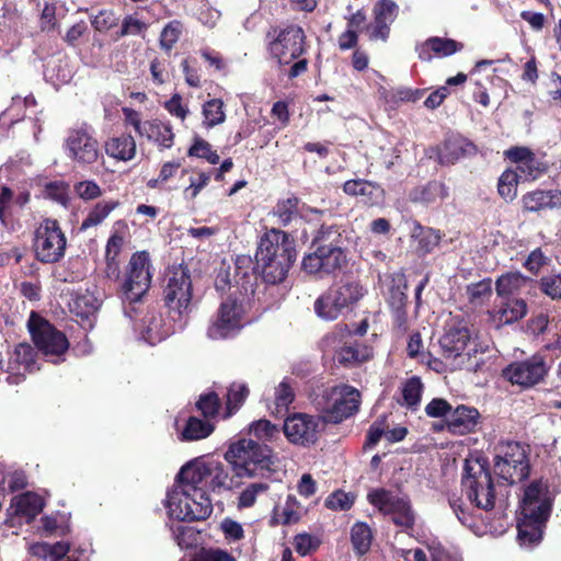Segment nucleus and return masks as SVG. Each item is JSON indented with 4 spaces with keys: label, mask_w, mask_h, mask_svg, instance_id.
<instances>
[{
    "label": "nucleus",
    "mask_w": 561,
    "mask_h": 561,
    "mask_svg": "<svg viewBox=\"0 0 561 561\" xmlns=\"http://www.w3.org/2000/svg\"><path fill=\"white\" fill-rule=\"evenodd\" d=\"M321 540L313 535L308 533L297 534L294 537V546L297 553L306 557L319 549Z\"/></svg>",
    "instance_id": "nucleus-61"
},
{
    "label": "nucleus",
    "mask_w": 561,
    "mask_h": 561,
    "mask_svg": "<svg viewBox=\"0 0 561 561\" xmlns=\"http://www.w3.org/2000/svg\"><path fill=\"white\" fill-rule=\"evenodd\" d=\"M102 301L99 297L90 290L83 293H77L70 304L71 312L80 318L82 321H90L91 317H94L101 307Z\"/></svg>",
    "instance_id": "nucleus-38"
},
{
    "label": "nucleus",
    "mask_w": 561,
    "mask_h": 561,
    "mask_svg": "<svg viewBox=\"0 0 561 561\" xmlns=\"http://www.w3.org/2000/svg\"><path fill=\"white\" fill-rule=\"evenodd\" d=\"M522 517L517 524L518 539L523 545H533L539 542L542 537V527L548 520L550 515L529 516L528 514H520Z\"/></svg>",
    "instance_id": "nucleus-34"
},
{
    "label": "nucleus",
    "mask_w": 561,
    "mask_h": 561,
    "mask_svg": "<svg viewBox=\"0 0 561 561\" xmlns=\"http://www.w3.org/2000/svg\"><path fill=\"white\" fill-rule=\"evenodd\" d=\"M67 156L80 165L92 164L99 158V142L84 125L70 129L66 138Z\"/></svg>",
    "instance_id": "nucleus-18"
},
{
    "label": "nucleus",
    "mask_w": 561,
    "mask_h": 561,
    "mask_svg": "<svg viewBox=\"0 0 561 561\" xmlns=\"http://www.w3.org/2000/svg\"><path fill=\"white\" fill-rule=\"evenodd\" d=\"M313 251L302 260V270L313 275H331L347 264L341 227L322 224L312 239Z\"/></svg>",
    "instance_id": "nucleus-3"
},
{
    "label": "nucleus",
    "mask_w": 561,
    "mask_h": 561,
    "mask_svg": "<svg viewBox=\"0 0 561 561\" xmlns=\"http://www.w3.org/2000/svg\"><path fill=\"white\" fill-rule=\"evenodd\" d=\"M528 280L529 278L524 276L520 272L504 273L495 280L496 295L500 298L514 297Z\"/></svg>",
    "instance_id": "nucleus-41"
},
{
    "label": "nucleus",
    "mask_w": 561,
    "mask_h": 561,
    "mask_svg": "<svg viewBox=\"0 0 561 561\" xmlns=\"http://www.w3.org/2000/svg\"><path fill=\"white\" fill-rule=\"evenodd\" d=\"M540 290L552 299H561V274L542 276L539 279Z\"/></svg>",
    "instance_id": "nucleus-63"
},
{
    "label": "nucleus",
    "mask_w": 561,
    "mask_h": 561,
    "mask_svg": "<svg viewBox=\"0 0 561 561\" xmlns=\"http://www.w3.org/2000/svg\"><path fill=\"white\" fill-rule=\"evenodd\" d=\"M34 554L44 558V561H60L70 550V543L67 541H58L56 543L42 542L33 547Z\"/></svg>",
    "instance_id": "nucleus-49"
},
{
    "label": "nucleus",
    "mask_w": 561,
    "mask_h": 561,
    "mask_svg": "<svg viewBox=\"0 0 561 561\" xmlns=\"http://www.w3.org/2000/svg\"><path fill=\"white\" fill-rule=\"evenodd\" d=\"M448 197V187L440 181H428L411 190L409 198L412 203L432 205Z\"/></svg>",
    "instance_id": "nucleus-33"
},
{
    "label": "nucleus",
    "mask_w": 561,
    "mask_h": 561,
    "mask_svg": "<svg viewBox=\"0 0 561 561\" xmlns=\"http://www.w3.org/2000/svg\"><path fill=\"white\" fill-rule=\"evenodd\" d=\"M162 287V300L169 316L181 321L191 311L193 285L191 271L186 265H172L167 268Z\"/></svg>",
    "instance_id": "nucleus-6"
},
{
    "label": "nucleus",
    "mask_w": 561,
    "mask_h": 561,
    "mask_svg": "<svg viewBox=\"0 0 561 561\" xmlns=\"http://www.w3.org/2000/svg\"><path fill=\"white\" fill-rule=\"evenodd\" d=\"M437 161L442 165H453L460 159L473 157L478 152L477 145L459 133H450L434 149Z\"/></svg>",
    "instance_id": "nucleus-23"
},
{
    "label": "nucleus",
    "mask_w": 561,
    "mask_h": 561,
    "mask_svg": "<svg viewBox=\"0 0 561 561\" xmlns=\"http://www.w3.org/2000/svg\"><path fill=\"white\" fill-rule=\"evenodd\" d=\"M368 355H365L358 350L357 346L344 345L336 353L339 364L344 367H355L368 360Z\"/></svg>",
    "instance_id": "nucleus-57"
},
{
    "label": "nucleus",
    "mask_w": 561,
    "mask_h": 561,
    "mask_svg": "<svg viewBox=\"0 0 561 561\" xmlns=\"http://www.w3.org/2000/svg\"><path fill=\"white\" fill-rule=\"evenodd\" d=\"M113 228L114 231L105 245V256L118 257L124 245V234L128 230V226L125 220L119 219L114 222Z\"/></svg>",
    "instance_id": "nucleus-51"
},
{
    "label": "nucleus",
    "mask_w": 561,
    "mask_h": 561,
    "mask_svg": "<svg viewBox=\"0 0 561 561\" xmlns=\"http://www.w3.org/2000/svg\"><path fill=\"white\" fill-rule=\"evenodd\" d=\"M259 276L260 272L255 259L253 260L249 254L236 256L233 282L240 296L248 297L254 294Z\"/></svg>",
    "instance_id": "nucleus-25"
},
{
    "label": "nucleus",
    "mask_w": 561,
    "mask_h": 561,
    "mask_svg": "<svg viewBox=\"0 0 561 561\" xmlns=\"http://www.w3.org/2000/svg\"><path fill=\"white\" fill-rule=\"evenodd\" d=\"M141 137L153 141L160 150L170 149L174 145L175 135L169 122L160 119L147 121L146 129Z\"/></svg>",
    "instance_id": "nucleus-36"
},
{
    "label": "nucleus",
    "mask_w": 561,
    "mask_h": 561,
    "mask_svg": "<svg viewBox=\"0 0 561 561\" xmlns=\"http://www.w3.org/2000/svg\"><path fill=\"white\" fill-rule=\"evenodd\" d=\"M494 473L513 485L529 477L530 463L526 448L515 440L501 442L495 448Z\"/></svg>",
    "instance_id": "nucleus-11"
},
{
    "label": "nucleus",
    "mask_w": 561,
    "mask_h": 561,
    "mask_svg": "<svg viewBox=\"0 0 561 561\" xmlns=\"http://www.w3.org/2000/svg\"><path fill=\"white\" fill-rule=\"evenodd\" d=\"M321 417L306 413H294L285 419L283 432L289 443L310 446L318 440V427Z\"/></svg>",
    "instance_id": "nucleus-20"
},
{
    "label": "nucleus",
    "mask_w": 561,
    "mask_h": 561,
    "mask_svg": "<svg viewBox=\"0 0 561 561\" xmlns=\"http://www.w3.org/2000/svg\"><path fill=\"white\" fill-rule=\"evenodd\" d=\"M399 14V5L393 0H378L373 8V22L365 25V32L371 42H387L391 24Z\"/></svg>",
    "instance_id": "nucleus-21"
},
{
    "label": "nucleus",
    "mask_w": 561,
    "mask_h": 561,
    "mask_svg": "<svg viewBox=\"0 0 561 561\" xmlns=\"http://www.w3.org/2000/svg\"><path fill=\"white\" fill-rule=\"evenodd\" d=\"M121 206L118 199H103L93 205L80 225V231H85L103 224L110 214Z\"/></svg>",
    "instance_id": "nucleus-40"
},
{
    "label": "nucleus",
    "mask_w": 561,
    "mask_h": 561,
    "mask_svg": "<svg viewBox=\"0 0 561 561\" xmlns=\"http://www.w3.org/2000/svg\"><path fill=\"white\" fill-rule=\"evenodd\" d=\"M422 391L423 385L420 377L414 376L408 379L402 388L404 404L409 409L415 410L421 402Z\"/></svg>",
    "instance_id": "nucleus-56"
},
{
    "label": "nucleus",
    "mask_w": 561,
    "mask_h": 561,
    "mask_svg": "<svg viewBox=\"0 0 561 561\" xmlns=\"http://www.w3.org/2000/svg\"><path fill=\"white\" fill-rule=\"evenodd\" d=\"M249 394V387L244 382H232L226 396L225 417L232 416L243 405Z\"/></svg>",
    "instance_id": "nucleus-45"
},
{
    "label": "nucleus",
    "mask_w": 561,
    "mask_h": 561,
    "mask_svg": "<svg viewBox=\"0 0 561 561\" xmlns=\"http://www.w3.org/2000/svg\"><path fill=\"white\" fill-rule=\"evenodd\" d=\"M203 116L206 128H211L225 122L226 114L224 102L220 99H211L203 105Z\"/></svg>",
    "instance_id": "nucleus-52"
},
{
    "label": "nucleus",
    "mask_w": 561,
    "mask_h": 561,
    "mask_svg": "<svg viewBox=\"0 0 561 561\" xmlns=\"http://www.w3.org/2000/svg\"><path fill=\"white\" fill-rule=\"evenodd\" d=\"M411 239L415 243L414 252L419 257H425L439 245L442 233L432 227H425L415 221L411 231Z\"/></svg>",
    "instance_id": "nucleus-29"
},
{
    "label": "nucleus",
    "mask_w": 561,
    "mask_h": 561,
    "mask_svg": "<svg viewBox=\"0 0 561 561\" xmlns=\"http://www.w3.org/2000/svg\"><path fill=\"white\" fill-rule=\"evenodd\" d=\"M136 141L129 134H122L110 138L105 142V152L107 156L119 160L129 161L136 156Z\"/></svg>",
    "instance_id": "nucleus-37"
},
{
    "label": "nucleus",
    "mask_w": 561,
    "mask_h": 561,
    "mask_svg": "<svg viewBox=\"0 0 561 561\" xmlns=\"http://www.w3.org/2000/svg\"><path fill=\"white\" fill-rule=\"evenodd\" d=\"M33 252L43 264L60 262L66 253L67 238L56 219L45 218L34 232Z\"/></svg>",
    "instance_id": "nucleus-13"
},
{
    "label": "nucleus",
    "mask_w": 561,
    "mask_h": 561,
    "mask_svg": "<svg viewBox=\"0 0 561 561\" xmlns=\"http://www.w3.org/2000/svg\"><path fill=\"white\" fill-rule=\"evenodd\" d=\"M366 294L357 280H341L320 295L313 305L316 314L327 321L336 320L345 311H352Z\"/></svg>",
    "instance_id": "nucleus-7"
},
{
    "label": "nucleus",
    "mask_w": 561,
    "mask_h": 561,
    "mask_svg": "<svg viewBox=\"0 0 561 561\" xmlns=\"http://www.w3.org/2000/svg\"><path fill=\"white\" fill-rule=\"evenodd\" d=\"M461 489L472 505L483 511L495 506V486L485 461L466 460L461 477Z\"/></svg>",
    "instance_id": "nucleus-9"
},
{
    "label": "nucleus",
    "mask_w": 561,
    "mask_h": 561,
    "mask_svg": "<svg viewBox=\"0 0 561 561\" xmlns=\"http://www.w3.org/2000/svg\"><path fill=\"white\" fill-rule=\"evenodd\" d=\"M520 175L513 169H506L497 180V194L506 203L513 202L517 196Z\"/></svg>",
    "instance_id": "nucleus-47"
},
{
    "label": "nucleus",
    "mask_w": 561,
    "mask_h": 561,
    "mask_svg": "<svg viewBox=\"0 0 561 561\" xmlns=\"http://www.w3.org/2000/svg\"><path fill=\"white\" fill-rule=\"evenodd\" d=\"M188 482H176L168 492L167 507L179 520L201 522L213 513V503L208 494L199 489L188 490Z\"/></svg>",
    "instance_id": "nucleus-8"
},
{
    "label": "nucleus",
    "mask_w": 561,
    "mask_h": 561,
    "mask_svg": "<svg viewBox=\"0 0 561 561\" xmlns=\"http://www.w3.org/2000/svg\"><path fill=\"white\" fill-rule=\"evenodd\" d=\"M408 284L403 277L393 279L389 287L387 304L390 310L407 308L408 305Z\"/></svg>",
    "instance_id": "nucleus-53"
},
{
    "label": "nucleus",
    "mask_w": 561,
    "mask_h": 561,
    "mask_svg": "<svg viewBox=\"0 0 561 561\" xmlns=\"http://www.w3.org/2000/svg\"><path fill=\"white\" fill-rule=\"evenodd\" d=\"M373 538V531L368 524L357 522L352 526L351 542L356 554H366L370 550Z\"/></svg>",
    "instance_id": "nucleus-42"
},
{
    "label": "nucleus",
    "mask_w": 561,
    "mask_h": 561,
    "mask_svg": "<svg viewBox=\"0 0 561 561\" xmlns=\"http://www.w3.org/2000/svg\"><path fill=\"white\" fill-rule=\"evenodd\" d=\"M264 41L273 61L279 67L290 65L288 79H295L308 71L309 60L304 56L309 46L301 26L295 23L272 25L266 31Z\"/></svg>",
    "instance_id": "nucleus-1"
},
{
    "label": "nucleus",
    "mask_w": 561,
    "mask_h": 561,
    "mask_svg": "<svg viewBox=\"0 0 561 561\" xmlns=\"http://www.w3.org/2000/svg\"><path fill=\"white\" fill-rule=\"evenodd\" d=\"M492 285L493 282L490 277L468 284L466 286V296L469 304L474 307H480L489 301L493 293Z\"/></svg>",
    "instance_id": "nucleus-44"
},
{
    "label": "nucleus",
    "mask_w": 561,
    "mask_h": 561,
    "mask_svg": "<svg viewBox=\"0 0 561 561\" xmlns=\"http://www.w3.org/2000/svg\"><path fill=\"white\" fill-rule=\"evenodd\" d=\"M245 298L231 294L220 304L214 320L207 329V336L209 339L225 340L236 335L243 328Z\"/></svg>",
    "instance_id": "nucleus-16"
},
{
    "label": "nucleus",
    "mask_w": 561,
    "mask_h": 561,
    "mask_svg": "<svg viewBox=\"0 0 561 561\" xmlns=\"http://www.w3.org/2000/svg\"><path fill=\"white\" fill-rule=\"evenodd\" d=\"M480 412L473 407L459 404L446 419V430L453 435L474 433L480 424Z\"/></svg>",
    "instance_id": "nucleus-26"
},
{
    "label": "nucleus",
    "mask_w": 561,
    "mask_h": 561,
    "mask_svg": "<svg viewBox=\"0 0 561 561\" xmlns=\"http://www.w3.org/2000/svg\"><path fill=\"white\" fill-rule=\"evenodd\" d=\"M149 25L139 20L136 14L126 15L121 24L119 31L116 33L117 38L129 36V35H141L145 36Z\"/></svg>",
    "instance_id": "nucleus-58"
},
{
    "label": "nucleus",
    "mask_w": 561,
    "mask_h": 561,
    "mask_svg": "<svg viewBox=\"0 0 561 561\" xmlns=\"http://www.w3.org/2000/svg\"><path fill=\"white\" fill-rule=\"evenodd\" d=\"M367 501L383 515H391L392 523L403 530H412L415 513L408 495L399 496L391 490L377 488L368 492Z\"/></svg>",
    "instance_id": "nucleus-14"
},
{
    "label": "nucleus",
    "mask_w": 561,
    "mask_h": 561,
    "mask_svg": "<svg viewBox=\"0 0 561 561\" xmlns=\"http://www.w3.org/2000/svg\"><path fill=\"white\" fill-rule=\"evenodd\" d=\"M36 350L28 343H19L9 356V370H23V373H34L39 369L36 364Z\"/></svg>",
    "instance_id": "nucleus-32"
},
{
    "label": "nucleus",
    "mask_w": 561,
    "mask_h": 561,
    "mask_svg": "<svg viewBox=\"0 0 561 561\" xmlns=\"http://www.w3.org/2000/svg\"><path fill=\"white\" fill-rule=\"evenodd\" d=\"M118 23V18L111 9H102L91 16V25L98 32H107Z\"/></svg>",
    "instance_id": "nucleus-62"
},
{
    "label": "nucleus",
    "mask_w": 561,
    "mask_h": 561,
    "mask_svg": "<svg viewBox=\"0 0 561 561\" xmlns=\"http://www.w3.org/2000/svg\"><path fill=\"white\" fill-rule=\"evenodd\" d=\"M187 156L204 159L210 164H217L220 160L219 154L213 150L211 145L198 136L194 137L193 144L187 150Z\"/></svg>",
    "instance_id": "nucleus-54"
},
{
    "label": "nucleus",
    "mask_w": 561,
    "mask_h": 561,
    "mask_svg": "<svg viewBox=\"0 0 561 561\" xmlns=\"http://www.w3.org/2000/svg\"><path fill=\"white\" fill-rule=\"evenodd\" d=\"M443 355L447 359H459L466 369L478 371L484 365V351L473 339L471 330L463 322L449 327L439 339Z\"/></svg>",
    "instance_id": "nucleus-5"
},
{
    "label": "nucleus",
    "mask_w": 561,
    "mask_h": 561,
    "mask_svg": "<svg viewBox=\"0 0 561 561\" xmlns=\"http://www.w3.org/2000/svg\"><path fill=\"white\" fill-rule=\"evenodd\" d=\"M527 313V304L522 298H501V302L492 312L494 321L500 325H507L523 319Z\"/></svg>",
    "instance_id": "nucleus-30"
},
{
    "label": "nucleus",
    "mask_w": 561,
    "mask_h": 561,
    "mask_svg": "<svg viewBox=\"0 0 561 561\" xmlns=\"http://www.w3.org/2000/svg\"><path fill=\"white\" fill-rule=\"evenodd\" d=\"M195 407L205 420L208 421V419H214L218 415L221 408V401L217 392L209 391L199 396Z\"/></svg>",
    "instance_id": "nucleus-55"
},
{
    "label": "nucleus",
    "mask_w": 561,
    "mask_h": 561,
    "mask_svg": "<svg viewBox=\"0 0 561 561\" xmlns=\"http://www.w3.org/2000/svg\"><path fill=\"white\" fill-rule=\"evenodd\" d=\"M343 192L348 196H362L367 205L377 204L383 196V188L375 182L365 179H353L344 182Z\"/></svg>",
    "instance_id": "nucleus-31"
},
{
    "label": "nucleus",
    "mask_w": 561,
    "mask_h": 561,
    "mask_svg": "<svg viewBox=\"0 0 561 561\" xmlns=\"http://www.w3.org/2000/svg\"><path fill=\"white\" fill-rule=\"evenodd\" d=\"M225 460L238 478L272 479L280 471L277 454L267 444L252 438L232 443L225 453Z\"/></svg>",
    "instance_id": "nucleus-2"
},
{
    "label": "nucleus",
    "mask_w": 561,
    "mask_h": 561,
    "mask_svg": "<svg viewBox=\"0 0 561 561\" xmlns=\"http://www.w3.org/2000/svg\"><path fill=\"white\" fill-rule=\"evenodd\" d=\"M27 329L36 351L44 356L60 357L68 351L70 344L66 334L37 312H31Z\"/></svg>",
    "instance_id": "nucleus-15"
},
{
    "label": "nucleus",
    "mask_w": 561,
    "mask_h": 561,
    "mask_svg": "<svg viewBox=\"0 0 561 561\" xmlns=\"http://www.w3.org/2000/svg\"><path fill=\"white\" fill-rule=\"evenodd\" d=\"M360 398L359 390L350 385L335 386L324 391V403H317L321 421L325 424L342 423L359 411Z\"/></svg>",
    "instance_id": "nucleus-12"
},
{
    "label": "nucleus",
    "mask_w": 561,
    "mask_h": 561,
    "mask_svg": "<svg viewBox=\"0 0 561 561\" xmlns=\"http://www.w3.org/2000/svg\"><path fill=\"white\" fill-rule=\"evenodd\" d=\"M463 48V44L453 38L432 36L416 46V53L422 61H431L434 57H448Z\"/></svg>",
    "instance_id": "nucleus-28"
},
{
    "label": "nucleus",
    "mask_w": 561,
    "mask_h": 561,
    "mask_svg": "<svg viewBox=\"0 0 561 561\" xmlns=\"http://www.w3.org/2000/svg\"><path fill=\"white\" fill-rule=\"evenodd\" d=\"M548 368L541 355H534L525 360L514 362L503 369V377L512 383L529 388L540 382Z\"/></svg>",
    "instance_id": "nucleus-19"
},
{
    "label": "nucleus",
    "mask_w": 561,
    "mask_h": 561,
    "mask_svg": "<svg viewBox=\"0 0 561 561\" xmlns=\"http://www.w3.org/2000/svg\"><path fill=\"white\" fill-rule=\"evenodd\" d=\"M43 499L34 492H25L12 499L10 510L14 515L34 518L43 510Z\"/></svg>",
    "instance_id": "nucleus-39"
},
{
    "label": "nucleus",
    "mask_w": 561,
    "mask_h": 561,
    "mask_svg": "<svg viewBox=\"0 0 561 561\" xmlns=\"http://www.w3.org/2000/svg\"><path fill=\"white\" fill-rule=\"evenodd\" d=\"M549 190L536 188L522 196V208L525 213H539L550 209Z\"/></svg>",
    "instance_id": "nucleus-48"
},
{
    "label": "nucleus",
    "mask_w": 561,
    "mask_h": 561,
    "mask_svg": "<svg viewBox=\"0 0 561 561\" xmlns=\"http://www.w3.org/2000/svg\"><path fill=\"white\" fill-rule=\"evenodd\" d=\"M256 267H259L260 277L262 280L270 285H277L283 283L293 266L296 259L293 257H270V256H255Z\"/></svg>",
    "instance_id": "nucleus-27"
},
{
    "label": "nucleus",
    "mask_w": 561,
    "mask_h": 561,
    "mask_svg": "<svg viewBox=\"0 0 561 561\" xmlns=\"http://www.w3.org/2000/svg\"><path fill=\"white\" fill-rule=\"evenodd\" d=\"M150 265V257L146 251L135 252L130 256L117 289L123 302H141L147 296L152 279Z\"/></svg>",
    "instance_id": "nucleus-10"
},
{
    "label": "nucleus",
    "mask_w": 561,
    "mask_h": 561,
    "mask_svg": "<svg viewBox=\"0 0 561 561\" xmlns=\"http://www.w3.org/2000/svg\"><path fill=\"white\" fill-rule=\"evenodd\" d=\"M272 215L282 227H288L293 221L302 219L306 222L320 221L327 215L332 216L328 209H319L301 202L299 197L291 194L286 198H279L272 209Z\"/></svg>",
    "instance_id": "nucleus-17"
},
{
    "label": "nucleus",
    "mask_w": 561,
    "mask_h": 561,
    "mask_svg": "<svg viewBox=\"0 0 561 561\" xmlns=\"http://www.w3.org/2000/svg\"><path fill=\"white\" fill-rule=\"evenodd\" d=\"M270 489V484L266 482H255L249 484L238 497V508L252 507L256 502V496L260 493H264Z\"/></svg>",
    "instance_id": "nucleus-59"
},
{
    "label": "nucleus",
    "mask_w": 561,
    "mask_h": 561,
    "mask_svg": "<svg viewBox=\"0 0 561 561\" xmlns=\"http://www.w3.org/2000/svg\"><path fill=\"white\" fill-rule=\"evenodd\" d=\"M279 255L297 257L295 239L279 228L266 229L259 240L255 256L278 257Z\"/></svg>",
    "instance_id": "nucleus-22"
},
{
    "label": "nucleus",
    "mask_w": 561,
    "mask_h": 561,
    "mask_svg": "<svg viewBox=\"0 0 561 561\" xmlns=\"http://www.w3.org/2000/svg\"><path fill=\"white\" fill-rule=\"evenodd\" d=\"M549 170V163L538 158L535 152L520 165H517V173L525 176V180L535 181L546 174Z\"/></svg>",
    "instance_id": "nucleus-50"
},
{
    "label": "nucleus",
    "mask_w": 561,
    "mask_h": 561,
    "mask_svg": "<svg viewBox=\"0 0 561 561\" xmlns=\"http://www.w3.org/2000/svg\"><path fill=\"white\" fill-rule=\"evenodd\" d=\"M231 466L215 459L195 458L185 463L176 476V482H188V490L199 489L205 494L220 493L234 486Z\"/></svg>",
    "instance_id": "nucleus-4"
},
{
    "label": "nucleus",
    "mask_w": 561,
    "mask_h": 561,
    "mask_svg": "<svg viewBox=\"0 0 561 561\" xmlns=\"http://www.w3.org/2000/svg\"><path fill=\"white\" fill-rule=\"evenodd\" d=\"M175 427L181 442L204 439L215 430V426L209 421L201 420L196 416H188L182 427H180L179 421H176Z\"/></svg>",
    "instance_id": "nucleus-35"
},
{
    "label": "nucleus",
    "mask_w": 561,
    "mask_h": 561,
    "mask_svg": "<svg viewBox=\"0 0 561 561\" xmlns=\"http://www.w3.org/2000/svg\"><path fill=\"white\" fill-rule=\"evenodd\" d=\"M184 32V23L180 20L169 21L159 35V46L162 51L170 54Z\"/></svg>",
    "instance_id": "nucleus-43"
},
{
    "label": "nucleus",
    "mask_w": 561,
    "mask_h": 561,
    "mask_svg": "<svg viewBox=\"0 0 561 561\" xmlns=\"http://www.w3.org/2000/svg\"><path fill=\"white\" fill-rule=\"evenodd\" d=\"M355 501L352 493H346L343 490L332 492L324 501V506L332 511H347Z\"/></svg>",
    "instance_id": "nucleus-60"
},
{
    "label": "nucleus",
    "mask_w": 561,
    "mask_h": 561,
    "mask_svg": "<svg viewBox=\"0 0 561 561\" xmlns=\"http://www.w3.org/2000/svg\"><path fill=\"white\" fill-rule=\"evenodd\" d=\"M250 434L260 443H274L280 437L279 427L267 419H260L250 424Z\"/></svg>",
    "instance_id": "nucleus-46"
},
{
    "label": "nucleus",
    "mask_w": 561,
    "mask_h": 561,
    "mask_svg": "<svg viewBox=\"0 0 561 561\" xmlns=\"http://www.w3.org/2000/svg\"><path fill=\"white\" fill-rule=\"evenodd\" d=\"M191 561H237V559L220 548H203Z\"/></svg>",
    "instance_id": "nucleus-64"
},
{
    "label": "nucleus",
    "mask_w": 561,
    "mask_h": 561,
    "mask_svg": "<svg viewBox=\"0 0 561 561\" xmlns=\"http://www.w3.org/2000/svg\"><path fill=\"white\" fill-rule=\"evenodd\" d=\"M552 500L549 492V483L542 479L533 481L524 492L520 504V514L529 516L550 515Z\"/></svg>",
    "instance_id": "nucleus-24"
}]
</instances>
